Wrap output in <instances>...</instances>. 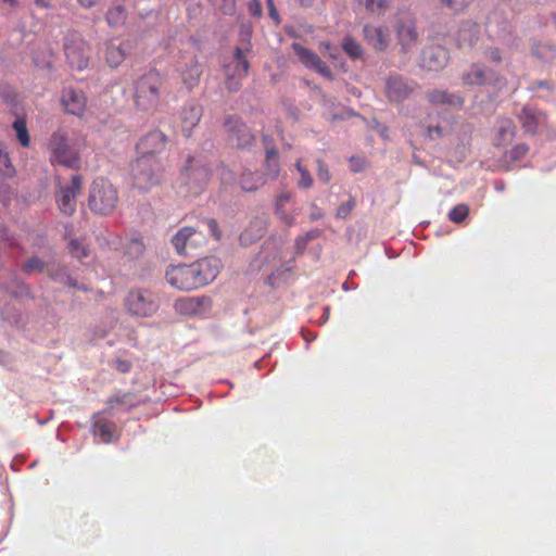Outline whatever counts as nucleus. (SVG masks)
Segmentation results:
<instances>
[{
  "instance_id": "obj_40",
  "label": "nucleus",
  "mask_w": 556,
  "mask_h": 556,
  "mask_svg": "<svg viewBox=\"0 0 556 556\" xmlns=\"http://www.w3.org/2000/svg\"><path fill=\"white\" fill-rule=\"evenodd\" d=\"M342 49L352 59L357 60L363 56V48L351 37H345L342 41Z\"/></svg>"
},
{
  "instance_id": "obj_4",
  "label": "nucleus",
  "mask_w": 556,
  "mask_h": 556,
  "mask_svg": "<svg viewBox=\"0 0 556 556\" xmlns=\"http://www.w3.org/2000/svg\"><path fill=\"white\" fill-rule=\"evenodd\" d=\"M162 173L161 162L153 156H138L131 164L132 182L139 190H149L157 185Z\"/></svg>"
},
{
  "instance_id": "obj_49",
  "label": "nucleus",
  "mask_w": 556,
  "mask_h": 556,
  "mask_svg": "<svg viewBox=\"0 0 556 556\" xmlns=\"http://www.w3.org/2000/svg\"><path fill=\"white\" fill-rule=\"evenodd\" d=\"M202 226L205 227L208 232L214 237L216 240L220 239V230L218 228V224L214 218H208L202 222Z\"/></svg>"
},
{
  "instance_id": "obj_14",
  "label": "nucleus",
  "mask_w": 556,
  "mask_h": 556,
  "mask_svg": "<svg viewBox=\"0 0 556 556\" xmlns=\"http://www.w3.org/2000/svg\"><path fill=\"white\" fill-rule=\"evenodd\" d=\"M292 50L298 56L299 61L309 70L315 71L328 80H333L334 76L329 66L319 58L314 51L303 47L298 42L292 43Z\"/></svg>"
},
{
  "instance_id": "obj_57",
  "label": "nucleus",
  "mask_w": 556,
  "mask_h": 556,
  "mask_svg": "<svg viewBox=\"0 0 556 556\" xmlns=\"http://www.w3.org/2000/svg\"><path fill=\"white\" fill-rule=\"evenodd\" d=\"M77 2L85 9L93 8L99 0H77Z\"/></svg>"
},
{
  "instance_id": "obj_16",
  "label": "nucleus",
  "mask_w": 556,
  "mask_h": 556,
  "mask_svg": "<svg viewBox=\"0 0 556 556\" xmlns=\"http://www.w3.org/2000/svg\"><path fill=\"white\" fill-rule=\"evenodd\" d=\"M517 128L513 119L500 117L492 130L491 142L497 149L506 148L516 137Z\"/></svg>"
},
{
  "instance_id": "obj_42",
  "label": "nucleus",
  "mask_w": 556,
  "mask_h": 556,
  "mask_svg": "<svg viewBox=\"0 0 556 556\" xmlns=\"http://www.w3.org/2000/svg\"><path fill=\"white\" fill-rule=\"evenodd\" d=\"M68 251L72 256L81 260L84 257L89 256V247L78 239H70L68 241Z\"/></svg>"
},
{
  "instance_id": "obj_2",
  "label": "nucleus",
  "mask_w": 556,
  "mask_h": 556,
  "mask_svg": "<svg viewBox=\"0 0 556 556\" xmlns=\"http://www.w3.org/2000/svg\"><path fill=\"white\" fill-rule=\"evenodd\" d=\"M163 76L155 70H151L137 78L132 87L135 106L143 112L153 113L161 104Z\"/></svg>"
},
{
  "instance_id": "obj_59",
  "label": "nucleus",
  "mask_w": 556,
  "mask_h": 556,
  "mask_svg": "<svg viewBox=\"0 0 556 556\" xmlns=\"http://www.w3.org/2000/svg\"><path fill=\"white\" fill-rule=\"evenodd\" d=\"M37 7L48 8L51 0H34Z\"/></svg>"
},
{
  "instance_id": "obj_55",
  "label": "nucleus",
  "mask_w": 556,
  "mask_h": 556,
  "mask_svg": "<svg viewBox=\"0 0 556 556\" xmlns=\"http://www.w3.org/2000/svg\"><path fill=\"white\" fill-rule=\"evenodd\" d=\"M265 161H267V163H269L270 161H273V162L278 161V150L275 148L267 149Z\"/></svg>"
},
{
  "instance_id": "obj_7",
  "label": "nucleus",
  "mask_w": 556,
  "mask_h": 556,
  "mask_svg": "<svg viewBox=\"0 0 556 556\" xmlns=\"http://www.w3.org/2000/svg\"><path fill=\"white\" fill-rule=\"evenodd\" d=\"M206 242L203 230L191 226L182 227L172 238L176 252L185 256L195 255Z\"/></svg>"
},
{
  "instance_id": "obj_13",
  "label": "nucleus",
  "mask_w": 556,
  "mask_h": 556,
  "mask_svg": "<svg viewBox=\"0 0 556 556\" xmlns=\"http://www.w3.org/2000/svg\"><path fill=\"white\" fill-rule=\"evenodd\" d=\"M177 72L182 85L188 90H192L197 87L203 73L198 55L184 54L177 67Z\"/></svg>"
},
{
  "instance_id": "obj_27",
  "label": "nucleus",
  "mask_w": 556,
  "mask_h": 556,
  "mask_svg": "<svg viewBox=\"0 0 556 556\" xmlns=\"http://www.w3.org/2000/svg\"><path fill=\"white\" fill-rule=\"evenodd\" d=\"M364 36L366 41L378 51L387 49L389 43L388 33L382 27L366 25L364 27Z\"/></svg>"
},
{
  "instance_id": "obj_30",
  "label": "nucleus",
  "mask_w": 556,
  "mask_h": 556,
  "mask_svg": "<svg viewBox=\"0 0 556 556\" xmlns=\"http://www.w3.org/2000/svg\"><path fill=\"white\" fill-rule=\"evenodd\" d=\"M291 200L292 194L285 192L277 197L275 203V214L288 226H291L294 223V214L289 208Z\"/></svg>"
},
{
  "instance_id": "obj_43",
  "label": "nucleus",
  "mask_w": 556,
  "mask_h": 556,
  "mask_svg": "<svg viewBox=\"0 0 556 556\" xmlns=\"http://www.w3.org/2000/svg\"><path fill=\"white\" fill-rule=\"evenodd\" d=\"M469 214V207L467 204L460 203L455 205L448 213V218L451 222L460 224L463 223Z\"/></svg>"
},
{
  "instance_id": "obj_56",
  "label": "nucleus",
  "mask_w": 556,
  "mask_h": 556,
  "mask_svg": "<svg viewBox=\"0 0 556 556\" xmlns=\"http://www.w3.org/2000/svg\"><path fill=\"white\" fill-rule=\"evenodd\" d=\"M427 132L430 138H433L434 135L435 137H441L443 135V130L440 126L428 127Z\"/></svg>"
},
{
  "instance_id": "obj_29",
  "label": "nucleus",
  "mask_w": 556,
  "mask_h": 556,
  "mask_svg": "<svg viewBox=\"0 0 556 556\" xmlns=\"http://www.w3.org/2000/svg\"><path fill=\"white\" fill-rule=\"evenodd\" d=\"M202 116V109L198 105H187L181 111V129L186 137H189L192 129L199 124Z\"/></svg>"
},
{
  "instance_id": "obj_20",
  "label": "nucleus",
  "mask_w": 556,
  "mask_h": 556,
  "mask_svg": "<svg viewBox=\"0 0 556 556\" xmlns=\"http://www.w3.org/2000/svg\"><path fill=\"white\" fill-rule=\"evenodd\" d=\"M92 419L93 434L99 437L103 443H111L118 440L119 434L117 427L113 421L103 418L100 413L94 414Z\"/></svg>"
},
{
  "instance_id": "obj_38",
  "label": "nucleus",
  "mask_w": 556,
  "mask_h": 556,
  "mask_svg": "<svg viewBox=\"0 0 556 556\" xmlns=\"http://www.w3.org/2000/svg\"><path fill=\"white\" fill-rule=\"evenodd\" d=\"M13 129L16 132V138L22 147L27 148L30 144V137L27 130V125L25 119L16 118L12 125Z\"/></svg>"
},
{
  "instance_id": "obj_62",
  "label": "nucleus",
  "mask_w": 556,
  "mask_h": 556,
  "mask_svg": "<svg viewBox=\"0 0 556 556\" xmlns=\"http://www.w3.org/2000/svg\"><path fill=\"white\" fill-rule=\"evenodd\" d=\"M270 15H271L273 17H275V18H277V16H278L274 9H273V10H270Z\"/></svg>"
},
{
  "instance_id": "obj_41",
  "label": "nucleus",
  "mask_w": 556,
  "mask_h": 556,
  "mask_svg": "<svg viewBox=\"0 0 556 556\" xmlns=\"http://www.w3.org/2000/svg\"><path fill=\"white\" fill-rule=\"evenodd\" d=\"M50 277L65 286L76 288L77 282L67 274L66 268L64 267H58V268H50L49 269Z\"/></svg>"
},
{
  "instance_id": "obj_58",
  "label": "nucleus",
  "mask_w": 556,
  "mask_h": 556,
  "mask_svg": "<svg viewBox=\"0 0 556 556\" xmlns=\"http://www.w3.org/2000/svg\"><path fill=\"white\" fill-rule=\"evenodd\" d=\"M117 369L122 372H127L130 369V363L127 361H118Z\"/></svg>"
},
{
  "instance_id": "obj_19",
  "label": "nucleus",
  "mask_w": 556,
  "mask_h": 556,
  "mask_svg": "<svg viewBox=\"0 0 556 556\" xmlns=\"http://www.w3.org/2000/svg\"><path fill=\"white\" fill-rule=\"evenodd\" d=\"M448 52L441 46L426 48L421 54V66L428 71H440L447 64Z\"/></svg>"
},
{
  "instance_id": "obj_12",
  "label": "nucleus",
  "mask_w": 556,
  "mask_h": 556,
  "mask_svg": "<svg viewBox=\"0 0 556 556\" xmlns=\"http://www.w3.org/2000/svg\"><path fill=\"white\" fill-rule=\"evenodd\" d=\"M250 68L249 61L241 48H236L233 59L226 66V88L231 91H238L241 87V80L248 76Z\"/></svg>"
},
{
  "instance_id": "obj_48",
  "label": "nucleus",
  "mask_w": 556,
  "mask_h": 556,
  "mask_svg": "<svg viewBox=\"0 0 556 556\" xmlns=\"http://www.w3.org/2000/svg\"><path fill=\"white\" fill-rule=\"evenodd\" d=\"M316 163H317V176H318L319 180L325 184H328L330 181L331 175H330L327 164L320 159H318L316 161Z\"/></svg>"
},
{
  "instance_id": "obj_18",
  "label": "nucleus",
  "mask_w": 556,
  "mask_h": 556,
  "mask_svg": "<svg viewBox=\"0 0 556 556\" xmlns=\"http://www.w3.org/2000/svg\"><path fill=\"white\" fill-rule=\"evenodd\" d=\"M212 306L208 296H184L175 302V309L181 315H203L206 314Z\"/></svg>"
},
{
  "instance_id": "obj_23",
  "label": "nucleus",
  "mask_w": 556,
  "mask_h": 556,
  "mask_svg": "<svg viewBox=\"0 0 556 556\" xmlns=\"http://www.w3.org/2000/svg\"><path fill=\"white\" fill-rule=\"evenodd\" d=\"M62 103L67 113L81 115L86 108V97L81 91L73 88L64 89L62 93Z\"/></svg>"
},
{
  "instance_id": "obj_51",
  "label": "nucleus",
  "mask_w": 556,
  "mask_h": 556,
  "mask_svg": "<svg viewBox=\"0 0 556 556\" xmlns=\"http://www.w3.org/2000/svg\"><path fill=\"white\" fill-rule=\"evenodd\" d=\"M279 172H280V165H279V162L278 161H270L269 163H267V161H265V174H263L264 176H269L270 178L275 179L278 177L279 175Z\"/></svg>"
},
{
  "instance_id": "obj_44",
  "label": "nucleus",
  "mask_w": 556,
  "mask_h": 556,
  "mask_svg": "<svg viewBox=\"0 0 556 556\" xmlns=\"http://www.w3.org/2000/svg\"><path fill=\"white\" fill-rule=\"evenodd\" d=\"M321 236L320 229H311L303 237H299L295 240V248L299 252L305 250L307 242L315 240Z\"/></svg>"
},
{
  "instance_id": "obj_25",
  "label": "nucleus",
  "mask_w": 556,
  "mask_h": 556,
  "mask_svg": "<svg viewBox=\"0 0 556 556\" xmlns=\"http://www.w3.org/2000/svg\"><path fill=\"white\" fill-rule=\"evenodd\" d=\"M188 163L186 170L189 184L202 188L211 178L210 168L205 165H199L193 159L189 160Z\"/></svg>"
},
{
  "instance_id": "obj_6",
  "label": "nucleus",
  "mask_w": 556,
  "mask_h": 556,
  "mask_svg": "<svg viewBox=\"0 0 556 556\" xmlns=\"http://www.w3.org/2000/svg\"><path fill=\"white\" fill-rule=\"evenodd\" d=\"M223 126L229 146L237 149H248L254 143V134L240 116L236 114L226 115Z\"/></svg>"
},
{
  "instance_id": "obj_31",
  "label": "nucleus",
  "mask_w": 556,
  "mask_h": 556,
  "mask_svg": "<svg viewBox=\"0 0 556 556\" xmlns=\"http://www.w3.org/2000/svg\"><path fill=\"white\" fill-rule=\"evenodd\" d=\"M266 178L258 172L243 170L238 179V185L245 192H252L265 185Z\"/></svg>"
},
{
  "instance_id": "obj_21",
  "label": "nucleus",
  "mask_w": 556,
  "mask_h": 556,
  "mask_svg": "<svg viewBox=\"0 0 556 556\" xmlns=\"http://www.w3.org/2000/svg\"><path fill=\"white\" fill-rule=\"evenodd\" d=\"M413 90L414 86L400 76L389 77L386 84L387 97L390 101L394 102L403 101L412 93Z\"/></svg>"
},
{
  "instance_id": "obj_47",
  "label": "nucleus",
  "mask_w": 556,
  "mask_h": 556,
  "mask_svg": "<svg viewBox=\"0 0 556 556\" xmlns=\"http://www.w3.org/2000/svg\"><path fill=\"white\" fill-rule=\"evenodd\" d=\"M45 268V263L39 257L29 258L24 265L23 270L27 274H31L35 271H42Z\"/></svg>"
},
{
  "instance_id": "obj_60",
  "label": "nucleus",
  "mask_w": 556,
  "mask_h": 556,
  "mask_svg": "<svg viewBox=\"0 0 556 556\" xmlns=\"http://www.w3.org/2000/svg\"><path fill=\"white\" fill-rule=\"evenodd\" d=\"M299 2L303 7H309L313 4L314 0H299Z\"/></svg>"
},
{
  "instance_id": "obj_9",
  "label": "nucleus",
  "mask_w": 556,
  "mask_h": 556,
  "mask_svg": "<svg viewBox=\"0 0 556 556\" xmlns=\"http://www.w3.org/2000/svg\"><path fill=\"white\" fill-rule=\"evenodd\" d=\"M396 38L404 53L417 48L419 33L416 26V18L410 13H402L397 17Z\"/></svg>"
},
{
  "instance_id": "obj_10",
  "label": "nucleus",
  "mask_w": 556,
  "mask_h": 556,
  "mask_svg": "<svg viewBox=\"0 0 556 556\" xmlns=\"http://www.w3.org/2000/svg\"><path fill=\"white\" fill-rule=\"evenodd\" d=\"M125 305L131 315L139 317L151 316L159 307L153 294L146 290L130 291Z\"/></svg>"
},
{
  "instance_id": "obj_50",
  "label": "nucleus",
  "mask_w": 556,
  "mask_h": 556,
  "mask_svg": "<svg viewBox=\"0 0 556 556\" xmlns=\"http://www.w3.org/2000/svg\"><path fill=\"white\" fill-rule=\"evenodd\" d=\"M354 206L355 201L353 199L349 200L345 203H342L337 210V217L346 218L351 214Z\"/></svg>"
},
{
  "instance_id": "obj_37",
  "label": "nucleus",
  "mask_w": 556,
  "mask_h": 556,
  "mask_svg": "<svg viewBox=\"0 0 556 556\" xmlns=\"http://www.w3.org/2000/svg\"><path fill=\"white\" fill-rule=\"evenodd\" d=\"M295 168L300 174V178L298 180V187L301 189H309L313 187V177L307 168V166L303 163V160H298L295 163Z\"/></svg>"
},
{
  "instance_id": "obj_39",
  "label": "nucleus",
  "mask_w": 556,
  "mask_h": 556,
  "mask_svg": "<svg viewBox=\"0 0 556 556\" xmlns=\"http://www.w3.org/2000/svg\"><path fill=\"white\" fill-rule=\"evenodd\" d=\"M319 50L325 58L331 60L334 65H342L341 53L338 47L331 45L329 41L319 42Z\"/></svg>"
},
{
  "instance_id": "obj_17",
  "label": "nucleus",
  "mask_w": 556,
  "mask_h": 556,
  "mask_svg": "<svg viewBox=\"0 0 556 556\" xmlns=\"http://www.w3.org/2000/svg\"><path fill=\"white\" fill-rule=\"evenodd\" d=\"M167 142V137L161 130H152L140 138L137 143L138 156H153L161 153Z\"/></svg>"
},
{
  "instance_id": "obj_61",
  "label": "nucleus",
  "mask_w": 556,
  "mask_h": 556,
  "mask_svg": "<svg viewBox=\"0 0 556 556\" xmlns=\"http://www.w3.org/2000/svg\"><path fill=\"white\" fill-rule=\"evenodd\" d=\"M249 233V230H245L242 235H241V240H244L245 237L248 236Z\"/></svg>"
},
{
  "instance_id": "obj_28",
  "label": "nucleus",
  "mask_w": 556,
  "mask_h": 556,
  "mask_svg": "<svg viewBox=\"0 0 556 556\" xmlns=\"http://www.w3.org/2000/svg\"><path fill=\"white\" fill-rule=\"evenodd\" d=\"M127 0H111V5L106 12L105 20L111 27H117L125 24L127 18Z\"/></svg>"
},
{
  "instance_id": "obj_52",
  "label": "nucleus",
  "mask_w": 556,
  "mask_h": 556,
  "mask_svg": "<svg viewBox=\"0 0 556 556\" xmlns=\"http://www.w3.org/2000/svg\"><path fill=\"white\" fill-rule=\"evenodd\" d=\"M218 174L220 176V179H222L223 184L229 185V184H232L235 181L233 173L227 166L223 165V166L218 167Z\"/></svg>"
},
{
  "instance_id": "obj_24",
  "label": "nucleus",
  "mask_w": 556,
  "mask_h": 556,
  "mask_svg": "<svg viewBox=\"0 0 556 556\" xmlns=\"http://www.w3.org/2000/svg\"><path fill=\"white\" fill-rule=\"evenodd\" d=\"M480 27L477 23L466 22L458 28L455 40L460 49L472 48L479 39Z\"/></svg>"
},
{
  "instance_id": "obj_33",
  "label": "nucleus",
  "mask_w": 556,
  "mask_h": 556,
  "mask_svg": "<svg viewBox=\"0 0 556 556\" xmlns=\"http://www.w3.org/2000/svg\"><path fill=\"white\" fill-rule=\"evenodd\" d=\"M357 5L374 16H382L390 9L392 0H356Z\"/></svg>"
},
{
  "instance_id": "obj_54",
  "label": "nucleus",
  "mask_w": 556,
  "mask_h": 556,
  "mask_svg": "<svg viewBox=\"0 0 556 556\" xmlns=\"http://www.w3.org/2000/svg\"><path fill=\"white\" fill-rule=\"evenodd\" d=\"M485 58L490 60L493 63H501L502 62V53L498 48H488L484 52Z\"/></svg>"
},
{
  "instance_id": "obj_32",
  "label": "nucleus",
  "mask_w": 556,
  "mask_h": 556,
  "mask_svg": "<svg viewBox=\"0 0 556 556\" xmlns=\"http://www.w3.org/2000/svg\"><path fill=\"white\" fill-rule=\"evenodd\" d=\"M127 56V49L123 43L115 45L113 42L108 43L105 50V60L110 67H118Z\"/></svg>"
},
{
  "instance_id": "obj_15",
  "label": "nucleus",
  "mask_w": 556,
  "mask_h": 556,
  "mask_svg": "<svg viewBox=\"0 0 556 556\" xmlns=\"http://www.w3.org/2000/svg\"><path fill=\"white\" fill-rule=\"evenodd\" d=\"M81 177L74 175L68 186L62 187L55 195L59 210L71 216L76 211V197L81 190Z\"/></svg>"
},
{
  "instance_id": "obj_8",
  "label": "nucleus",
  "mask_w": 556,
  "mask_h": 556,
  "mask_svg": "<svg viewBox=\"0 0 556 556\" xmlns=\"http://www.w3.org/2000/svg\"><path fill=\"white\" fill-rule=\"evenodd\" d=\"M89 45L77 31H70L64 38V52L73 68L84 71L89 64Z\"/></svg>"
},
{
  "instance_id": "obj_53",
  "label": "nucleus",
  "mask_w": 556,
  "mask_h": 556,
  "mask_svg": "<svg viewBox=\"0 0 556 556\" xmlns=\"http://www.w3.org/2000/svg\"><path fill=\"white\" fill-rule=\"evenodd\" d=\"M0 241L5 242L8 247L14 248L17 245L13 235L10 233L7 227L0 228Z\"/></svg>"
},
{
  "instance_id": "obj_46",
  "label": "nucleus",
  "mask_w": 556,
  "mask_h": 556,
  "mask_svg": "<svg viewBox=\"0 0 556 556\" xmlns=\"http://www.w3.org/2000/svg\"><path fill=\"white\" fill-rule=\"evenodd\" d=\"M441 3L453 12H460L475 0H440Z\"/></svg>"
},
{
  "instance_id": "obj_1",
  "label": "nucleus",
  "mask_w": 556,
  "mask_h": 556,
  "mask_svg": "<svg viewBox=\"0 0 556 556\" xmlns=\"http://www.w3.org/2000/svg\"><path fill=\"white\" fill-rule=\"evenodd\" d=\"M220 268L219 258L204 257L190 265H169L165 278L172 287L180 291H192L211 283Z\"/></svg>"
},
{
  "instance_id": "obj_34",
  "label": "nucleus",
  "mask_w": 556,
  "mask_h": 556,
  "mask_svg": "<svg viewBox=\"0 0 556 556\" xmlns=\"http://www.w3.org/2000/svg\"><path fill=\"white\" fill-rule=\"evenodd\" d=\"M134 394L129 392L112 395L106 400L105 404L109 410H113L117 407H124L128 410L137 405L134 401Z\"/></svg>"
},
{
  "instance_id": "obj_11",
  "label": "nucleus",
  "mask_w": 556,
  "mask_h": 556,
  "mask_svg": "<svg viewBox=\"0 0 556 556\" xmlns=\"http://www.w3.org/2000/svg\"><path fill=\"white\" fill-rule=\"evenodd\" d=\"M504 78L496 71L489 68L482 63H472L469 70L462 75L464 85L469 86H497Z\"/></svg>"
},
{
  "instance_id": "obj_5",
  "label": "nucleus",
  "mask_w": 556,
  "mask_h": 556,
  "mask_svg": "<svg viewBox=\"0 0 556 556\" xmlns=\"http://www.w3.org/2000/svg\"><path fill=\"white\" fill-rule=\"evenodd\" d=\"M51 163L71 169H78L80 157L78 152L68 144L67 135L62 130L54 131L49 139Z\"/></svg>"
},
{
  "instance_id": "obj_3",
  "label": "nucleus",
  "mask_w": 556,
  "mask_h": 556,
  "mask_svg": "<svg viewBox=\"0 0 556 556\" xmlns=\"http://www.w3.org/2000/svg\"><path fill=\"white\" fill-rule=\"evenodd\" d=\"M118 191L105 178H97L92 181L89 190V208L99 215H109L117 206Z\"/></svg>"
},
{
  "instance_id": "obj_45",
  "label": "nucleus",
  "mask_w": 556,
  "mask_h": 556,
  "mask_svg": "<svg viewBox=\"0 0 556 556\" xmlns=\"http://www.w3.org/2000/svg\"><path fill=\"white\" fill-rule=\"evenodd\" d=\"M146 250L144 243L139 238H134L129 241V243L126 247V253L135 258L143 254Z\"/></svg>"
},
{
  "instance_id": "obj_36",
  "label": "nucleus",
  "mask_w": 556,
  "mask_h": 556,
  "mask_svg": "<svg viewBox=\"0 0 556 556\" xmlns=\"http://www.w3.org/2000/svg\"><path fill=\"white\" fill-rule=\"evenodd\" d=\"M529 152L527 143H517L511 149L504 152L503 159L505 162H518L526 157Z\"/></svg>"
},
{
  "instance_id": "obj_26",
  "label": "nucleus",
  "mask_w": 556,
  "mask_h": 556,
  "mask_svg": "<svg viewBox=\"0 0 556 556\" xmlns=\"http://www.w3.org/2000/svg\"><path fill=\"white\" fill-rule=\"evenodd\" d=\"M427 100L434 105H447L452 108H462L464 105V98L450 93L445 90L434 89L427 92Z\"/></svg>"
},
{
  "instance_id": "obj_35",
  "label": "nucleus",
  "mask_w": 556,
  "mask_h": 556,
  "mask_svg": "<svg viewBox=\"0 0 556 556\" xmlns=\"http://www.w3.org/2000/svg\"><path fill=\"white\" fill-rule=\"evenodd\" d=\"M0 175L5 178H12L15 175V167L3 143H0Z\"/></svg>"
},
{
  "instance_id": "obj_22",
  "label": "nucleus",
  "mask_w": 556,
  "mask_h": 556,
  "mask_svg": "<svg viewBox=\"0 0 556 556\" xmlns=\"http://www.w3.org/2000/svg\"><path fill=\"white\" fill-rule=\"evenodd\" d=\"M526 132H536L539 126L545 122V114L534 108L526 105L517 115Z\"/></svg>"
}]
</instances>
